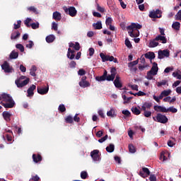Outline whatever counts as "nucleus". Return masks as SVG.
<instances>
[{
    "mask_svg": "<svg viewBox=\"0 0 181 181\" xmlns=\"http://www.w3.org/2000/svg\"><path fill=\"white\" fill-rule=\"evenodd\" d=\"M0 103L4 108H13L15 107V101L12 96L8 93L0 94Z\"/></svg>",
    "mask_w": 181,
    "mask_h": 181,
    "instance_id": "obj_1",
    "label": "nucleus"
},
{
    "mask_svg": "<svg viewBox=\"0 0 181 181\" xmlns=\"http://www.w3.org/2000/svg\"><path fill=\"white\" fill-rule=\"evenodd\" d=\"M129 35L131 37H138L139 36V30L136 29H142V25L138 23H132L127 27Z\"/></svg>",
    "mask_w": 181,
    "mask_h": 181,
    "instance_id": "obj_2",
    "label": "nucleus"
},
{
    "mask_svg": "<svg viewBox=\"0 0 181 181\" xmlns=\"http://www.w3.org/2000/svg\"><path fill=\"white\" fill-rule=\"evenodd\" d=\"M26 78L25 76H21L19 77V78L16 79L15 81L16 86H17L18 88H22L23 87H25V86H28L29 84V81H30V79L29 78ZM22 80H24L22 81Z\"/></svg>",
    "mask_w": 181,
    "mask_h": 181,
    "instance_id": "obj_3",
    "label": "nucleus"
},
{
    "mask_svg": "<svg viewBox=\"0 0 181 181\" xmlns=\"http://www.w3.org/2000/svg\"><path fill=\"white\" fill-rule=\"evenodd\" d=\"M153 108L155 111H159L160 112H168V111L173 113L177 112V109L174 107H170L169 108L166 109V107L163 106L155 105Z\"/></svg>",
    "mask_w": 181,
    "mask_h": 181,
    "instance_id": "obj_4",
    "label": "nucleus"
},
{
    "mask_svg": "<svg viewBox=\"0 0 181 181\" xmlns=\"http://www.w3.org/2000/svg\"><path fill=\"white\" fill-rule=\"evenodd\" d=\"M63 9L66 15H69V16H71L72 18H74V16L77 15V10L74 6H70L69 8H67V6H64Z\"/></svg>",
    "mask_w": 181,
    "mask_h": 181,
    "instance_id": "obj_5",
    "label": "nucleus"
},
{
    "mask_svg": "<svg viewBox=\"0 0 181 181\" xmlns=\"http://www.w3.org/2000/svg\"><path fill=\"white\" fill-rule=\"evenodd\" d=\"M157 122H160V124H167L169 119L166 117V115H162L160 113H158L156 116Z\"/></svg>",
    "mask_w": 181,
    "mask_h": 181,
    "instance_id": "obj_6",
    "label": "nucleus"
},
{
    "mask_svg": "<svg viewBox=\"0 0 181 181\" xmlns=\"http://www.w3.org/2000/svg\"><path fill=\"white\" fill-rule=\"evenodd\" d=\"M90 156L94 162H100L101 160V157H100V151L98 150H93L91 151Z\"/></svg>",
    "mask_w": 181,
    "mask_h": 181,
    "instance_id": "obj_7",
    "label": "nucleus"
},
{
    "mask_svg": "<svg viewBox=\"0 0 181 181\" xmlns=\"http://www.w3.org/2000/svg\"><path fill=\"white\" fill-rule=\"evenodd\" d=\"M149 18H151L152 19L162 18V11L159 9L151 11L149 13Z\"/></svg>",
    "mask_w": 181,
    "mask_h": 181,
    "instance_id": "obj_8",
    "label": "nucleus"
},
{
    "mask_svg": "<svg viewBox=\"0 0 181 181\" xmlns=\"http://www.w3.org/2000/svg\"><path fill=\"white\" fill-rule=\"evenodd\" d=\"M139 175L144 178L148 177V176L151 175V171L149 170V168L144 167L140 170Z\"/></svg>",
    "mask_w": 181,
    "mask_h": 181,
    "instance_id": "obj_9",
    "label": "nucleus"
},
{
    "mask_svg": "<svg viewBox=\"0 0 181 181\" xmlns=\"http://www.w3.org/2000/svg\"><path fill=\"white\" fill-rule=\"evenodd\" d=\"M80 87L82 88H87V87H90V82L87 81V76H82L81 81L78 83Z\"/></svg>",
    "mask_w": 181,
    "mask_h": 181,
    "instance_id": "obj_10",
    "label": "nucleus"
},
{
    "mask_svg": "<svg viewBox=\"0 0 181 181\" xmlns=\"http://www.w3.org/2000/svg\"><path fill=\"white\" fill-rule=\"evenodd\" d=\"M110 75H107L106 76V80L107 81H114L115 79V76L117 74V69L115 68H112L110 70Z\"/></svg>",
    "mask_w": 181,
    "mask_h": 181,
    "instance_id": "obj_11",
    "label": "nucleus"
},
{
    "mask_svg": "<svg viewBox=\"0 0 181 181\" xmlns=\"http://www.w3.org/2000/svg\"><path fill=\"white\" fill-rule=\"evenodd\" d=\"M170 56V52L168 49L159 50L158 51V59H163L164 57H169Z\"/></svg>",
    "mask_w": 181,
    "mask_h": 181,
    "instance_id": "obj_12",
    "label": "nucleus"
},
{
    "mask_svg": "<svg viewBox=\"0 0 181 181\" xmlns=\"http://www.w3.org/2000/svg\"><path fill=\"white\" fill-rule=\"evenodd\" d=\"M1 69L2 70H4V72L6 73H12V70H13V69L9 66V63L6 61L1 65Z\"/></svg>",
    "mask_w": 181,
    "mask_h": 181,
    "instance_id": "obj_13",
    "label": "nucleus"
},
{
    "mask_svg": "<svg viewBox=\"0 0 181 181\" xmlns=\"http://www.w3.org/2000/svg\"><path fill=\"white\" fill-rule=\"evenodd\" d=\"M37 91L38 94H40L41 95H45V94H47V93H49V85H47L46 88L37 86Z\"/></svg>",
    "mask_w": 181,
    "mask_h": 181,
    "instance_id": "obj_14",
    "label": "nucleus"
},
{
    "mask_svg": "<svg viewBox=\"0 0 181 181\" xmlns=\"http://www.w3.org/2000/svg\"><path fill=\"white\" fill-rule=\"evenodd\" d=\"M113 84L116 88H122V82H121V78L117 75L115 77V81H113Z\"/></svg>",
    "mask_w": 181,
    "mask_h": 181,
    "instance_id": "obj_15",
    "label": "nucleus"
},
{
    "mask_svg": "<svg viewBox=\"0 0 181 181\" xmlns=\"http://www.w3.org/2000/svg\"><path fill=\"white\" fill-rule=\"evenodd\" d=\"M107 74H108V72L107 71V70H105L103 76L95 77L96 81H105Z\"/></svg>",
    "mask_w": 181,
    "mask_h": 181,
    "instance_id": "obj_16",
    "label": "nucleus"
},
{
    "mask_svg": "<svg viewBox=\"0 0 181 181\" xmlns=\"http://www.w3.org/2000/svg\"><path fill=\"white\" fill-rule=\"evenodd\" d=\"M42 156L39 153L33 154V160L35 163H39V162H42Z\"/></svg>",
    "mask_w": 181,
    "mask_h": 181,
    "instance_id": "obj_17",
    "label": "nucleus"
},
{
    "mask_svg": "<svg viewBox=\"0 0 181 181\" xmlns=\"http://www.w3.org/2000/svg\"><path fill=\"white\" fill-rule=\"evenodd\" d=\"M74 53H76V51L71 49V48H69L66 54L68 59H70V60H73V59L76 57V54H74Z\"/></svg>",
    "mask_w": 181,
    "mask_h": 181,
    "instance_id": "obj_18",
    "label": "nucleus"
},
{
    "mask_svg": "<svg viewBox=\"0 0 181 181\" xmlns=\"http://www.w3.org/2000/svg\"><path fill=\"white\" fill-rule=\"evenodd\" d=\"M158 70H159L158 64L156 62H153V66L149 71L151 72L153 75L156 76L158 74Z\"/></svg>",
    "mask_w": 181,
    "mask_h": 181,
    "instance_id": "obj_19",
    "label": "nucleus"
},
{
    "mask_svg": "<svg viewBox=\"0 0 181 181\" xmlns=\"http://www.w3.org/2000/svg\"><path fill=\"white\" fill-rule=\"evenodd\" d=\"M155 40H156L157 42H161V43L163 44L168 43V39H166V37L160 35L156 37Z\"/></svg>",
    "mask_w": 181,
    "mask_h": 181,
    "instance_id": "obj_20",
    "label": "nucleus"
},
{
    "mask_svg": "<svg viewBox=\"0 0 181 181\" xmlns=\"http://www.w3.org/2000/svg\"><path fill=\"white\" fill-rule=\"evenodd\" d=\"M19 37H21V33L19 31L15 30L11 33V40H16V39H19Z\"/></svg>",
    "mask_w": 181,
    "mask_h": 181,
    "instance_id": "obj_21",
    "label": "nucleus"
},
{
    "mask_svg": "<svg viewBox=\"0 0 181 181\" xmlns=\"http://www.w3.org/2000/svg\"><path fill=\"white\" fill-rule=\"evenodd\" d=\"M3 118L7 122H9L11 121V117H12V114H11L9 112H4L2 113Z\"/></svg>",
    "mask_w": 181,
    "mask_h": 181,
    "instance_id": "obj_22",
    "label": "nucleus"
},
{
    "mask_svg": "<svg viewBox=\"0 0 181 181\" xmlns=\"http://www.w3.org/2000/svg\"><path fill=\"white\" fill-rule=\"evenodd\" d=\"M35 90H36V86L35 85H32L27 90L28 97H33V95L35 94V93H33Z\"/></svg>",
    "mask_w": 181,
    "mask_h": 181,
    "instance_id": "obj_23",
    "label": "nucleus"
},
{
    "mask_svg": "<svg viewBox=\"0 0 181 181\" xmlns=\"http://www.w3.org/2000/svg\"><path fill=\"white\" fill-rule=\"evenodd\" d=\"M144 57L146 59H148L149 60H153V59H155V53L148 52L144 54Z\"/></svg>",
    "mask_w": 181,
    "mask_h": 181,
    "instance_id": "obj_24",
    "label": "nucleus"
},
{
    "mask_svg": "<svg viewBox=\"0 0 181 181\" xmlns=\"http://www.w3.org/2000/svg\"><path fill=\"white\" fill-rule=\"evenodd\" d=\"M18 57H19V52L15 51V50H13L10 55H9V58L13 60V59H18Z\"/></svg>",
    "mask_w": 181,
    "mask_h": 181,
    "instance_id": "obj_25",
    "label": "nucleus"
},
{
    "mask_svg": "<svg viewBox=\"0 0 181 181\" xmlns=\"http://www.w3.org/2000/svg\"><path fill=\"white\" fill-rule=\"evenodd\" d=\"M69 47H74V50H76V52H78V50H80V43L78 42H70L69 43Z\"/></svg>",
    "mask_w": 181,
    "mask_h": 181,
    "instance_id": "obj_26",
    "label": "nucleus"
},
{
    "mask_svg": "<svg viewBox=\"0 0 181 181\" xmlns=\"http://www.w3.org/2000/svg\"><path fill=\"white\" fill-rule=\"evenodd\" d=\"M55 39H56V37H54V35H49L46 37L45 40H46L47 43H53V42H54Z\"/></svg>",
    "mask_w": 181,
    "mask_h": 181,
    "instance_id": "obj_27",
    "label": "nucleus"
},
{
    "mask_svg": "<svg viewBox=\"0 0 181 181\" xmlns=\"http://www.w3.org/2000/svg\"><path fill=\"white\" fill-rule=\"evenodd\" d=\"M53 19H54V21H61L62 20V14L58 11L54 12L53 13Z\"/></svg>",
    "mask_w": 181,
    "mask_h": 181,
    "instance_id": "obj_28",
    "label": "nucleus"
},
{
    "mask_svg": "<svg viewBox=\"0 0 181 181\" xmlns=\"http://www.w3.org/2000/svg\"><path fill=\"white\" fill-rule=\"evenodd\" d=\"M172 28L174 30H180V23L175 21L172 24Z\"/></svg>",
    "mask_w": 181,
    "mask_h": 181,
    "instance_id": "obj_29",
    "label": "nucleus"
},
{
    "mask_svg": "<svg viewBox=\"0 0 181 181\" xmlns=\"http://www.w3.org/2000/svg\"><path fill=\"white\" fill-rule=\"evenodd\" d=\"M158 46H159V42L155 38L150 41L149 47H156Z\"/></svg>",
    "mask_w": 181,
    "mask_h": 181,
    "instance_id": "obj_30",
    "label": "nucleus"
},
{
    "mask_svg": "<svg viewBox=\"0 0 181 181\" xmlns=\"http://www.w3.org/2000/svg\"><path fill=\"white\" fill-rule=\"evenodd\" d=\"M93 26L95 30L103 29V24L101 23V21H98L96 23H94Z\"/></svg>",
    "mask_w": 181,
    "mask_h": 181,
    "instance_id": "obj_31",
    "label": "nucleus"
},
{
    "mask_svg": "<svg viewBox=\"0 0 181 181\" xmlns=\"http://www.w3.org/2000/svg\"><path fill=\"white\" fill-rule=\"evenodd\" d=\"M36 70H37V68H36V66L33 65L30 71V74L33 77H36Z\"/></svg>",
    "mask_w": 181,
    "mask_h": 181,
    "instance_id": "obj_32",
    "label": "nucleus"
},
{
    "mask_svg": "<svg viewBox=\"0 0 181 181\" xmlns=\"http://www.w3.org/2000/svg\"><path fill=\"white\" fill-rule=\"evenodd\" d=\"M115 149V146L114 144H110L109 146L106 147L107 152H109V153H112V152H114Z\"/></svg>",
    "mask_w": 181,
    "mask_h": 181,
    "instance_id": "obj_33",
    "label": "nucleus"
},
{
    "mask_svg": "<svg viewBox=\"0 0 181 181\" xmlns=\"http://www.w3.org/2000/svg\"><path fill=\"white\" fill-rule=\"evenodd\" d=\"M107 117H112V118H114V117H117V115H115V110L112 108L110 111L107 112Z\"/></svg>",
    "mask_w": 181,
    "mask_h": 181,
    "instance_id": "obj_34",
    "label": "nucleus"
},
{
    "mask_svg": "<svg viewBox=\"0 0 181 181\" xmlns=\"http://www.w3.org/2000/svg\"><path fill=\"white\" fill-rule=\"evenodd\" d=\"M132 112H133L134 115H139V114H141V110L136 107H133L132 108Z\"/></svg>",
    "mask_w": 181,
    "mask_h": 181,
    "instance_id": "obj_35",
    "label": "nucleus"
},
{
    "mask_svg": "<svg viewBox=\"0 0 181 181\" xmlns=\"http://www.w3.org/2000/svg\"><path fill=\"white\" fill-rule=\"evenodd\" d=\"M100 57L102 59V62H108L109 55H105L104 54V53L101 52L100 54Z\"/></svg>",
    "mask_w": 181,
    "mask_h": 181,
    "instance_id": "obj_36",
    "label": "nucleus"
},
{
    "mask_svg": "<svg viewBox=\"0 0 181 181\" xmlns=\"http://www.w3.org/2000/svg\"><path fill=\"white\" fill-rule=\"evenodd\" d=\"M162 86H169L167 80H162L160 82L157 83V87H162Z\"/></svg>",
    "mask_w": 181,
    "mask_h": 181,
    "instance_id": "obj_37",
    "label": "nucleus"
},
{
    "mask_svg": "<svg viewBox=\"0 0 181 181\" xmlns=\"http://www.w3.org/2000/svg\"><path fill=\"white\" fill-rule=\"evenodd\" d=\"M65 122H66V124H73L74 122L73 117H71V115L67 116L65 118Z\"/></svg>",
    "mask_w": 181,
    "mask_h": 181,
    "instance_id": "obj_38",
    "label": "nucleus"
},
{
    "mask_svg": "<svg viewBox=\"0 0 181 181\" xmlns=\"http://www.w3.org/2000/svg\"><path fill=\"white\" fill-rule=\"evenodd\" d=\"M129 151L130 153H135L136 152V149H135V146L132 144H129Z\"/></svg>",
    "mask_w": 181,
    "mask_h": 181,
    "instance_id": "obj_39",
    "label": "nucleus"
},
{
    "mask_svg": "<svg viewBox=\"0 0 181 181\" xmlns=\"http://www.w3.org/2000/svg\"><path fill=\"white\" fill-rule=\"evenodd\" d=\"M139 62V61L138 59H136V60H135V61H133V62H129V63L128 64V67H129V68L131 69V68L134 67V66H136V64H138Z\"/></svg>",
    "mask_w": 181,
    "mask_h": 181,
    "instance_id": "obj_40",
    "label": "nucleus"
},
{
    "mask_svg": "<svg viewBox=\"0 0 181 181\" xmlns=\"http://www.w3.org/2000/svg\"><path fill=\"white\" fill-rule=\"evenodd\" d=\"M124 45L128 47V49H132V44H131V41H129V39L128 38H126Z\"/></svg>",
    "mask_w": 181,
    "mask_h": 181,
    "instance_id": "obj_41",
    "label": "nucleus"
},
{
    "mask_svg": "<svg viewBox=\"0 0 181 181\" xmlns=\"http://www.w3.org/2000/svg\"><path fill=\"white\" fill-rule=\"evenodd\" d=\"M81 177L83 180L87 179L88 177V173H87V171H81Z\"/></svg>",
    "mask_w": 181,
    "mask_h": 181,
    "instance_id": "obj_42",
    "label": "nucleus"
},
{
    "mask_svg": "<svg viewBox=\"0 0 181 181\" xmlns=\"http://www.w3.org/2000/svg\"><path fill=\"white\" fill-rule=\"evenodd\" d=\"M27 9L30 12H33V13L37 14V9L35 6H30Z\"/></svg>",
    "mask_w": 181,
    "mask_h": 181,
    "instance_id": "obj_43",
    "label": "nucleus"
},
{
    "mask_svg": "<svg viewBox=\"0 0 181 181\" xmlns=\"http://www.w3.org/2000/svg\"><path fill=\"white\" fill-rule=\"evenodd\" d=\"M16 49H18V50H20V52H21L22 53H23V52H25V47H23L22 45V44H17L16 45Z\"/></svg>",
    "mask_w": 181,
    "mask_h": 181,
    "instance_id": "obj_44",
    "label": "nucleus"
},
{
    "mask_svg": "<svg viewBox=\"0 0 181 181\" xmlns=\"http://www.w3.org/2000/svg\"><path fill=\"white\" fill-rule=\"evenodd\" d=\"M96 9L98 11V12H101V13H104V12H105V8L101 7L98 4H97Z\"/></svg>",
    "mask_w": 181,
    "mask_h": 181,
    "instance_id": "obj_45",
    "label": "nucleus"
},
{
    "mask_svg": "<svg viewBox=\"0 0 181 181\" xmlns=\"http://www.w3.org/2000/svg\"><path fill=\"white\" fill-rule=\"evenodd\" d=\"M153 74L152 72H150V71H148L147 72V76H146V78H147V80H152L153 78Z\"/></svg>",
    "mask_w": 181,
    "mask_h": 181,
    "instance_id": "obj_46",
    "label": "nucleus"
},
{
    "mask_svg": "<svg viewBox=\"0 0 181 181\" xmlns=\"http://www.w3.org/2000/svg\"><path fill=\"white\" fill-rule=\"evenodd\" d=\"M58 110L60 112H66V106L63 104L59 105Z\"/></svg>",
    "mask_w": 181,
    "mask_h": 181,
    "instance_id": "obj_47",
    "label": "nucleus"
},
{
    "mask_svg": "<svg viewBox=\"0 0 181 181\" xmlns=\"http://www.w3.org/2000/svg\"><path fill=\"white\" fill-rule=\"evenodd\" d=\"M21 23H22V21H21V20H18V21H17V24H16V23H14V28H13V29H15L16 30L17 29H19V28H21Z\"/></svg>",
    "mask_w": 181,
    "mask_h": 181,
    "instance_id": "obj_48",
    "label": "nucleus"
},
{
    "mask_svg": "<svg viewBox=\"0 0 181 181\" xmlns=\"http://www.w3.org/2000/svg\"><path fill=\"white\" fill-rule=\"evenodd\" d=\"M30 22H32V18H28L25 21L24 23L27 28H30Z\"/></svg>",
    "mask_w": 181,
    "mask_h": 181,
    "instance_id": "obj_49",
    "label": "nucleus"
},
{
    "mask_svg": "<svg viewBox=\"0 0 181 181\" xmlns=\"http://www.w3.org/2000/svg\"><path fill=\"white\" fill-rule=\"evenodd\" d=\"M30 181H40V177H39V175H35L32 176V177L30 179Z\"/></svg>",
    "mask_w": 181,
    "mask_h": 181,
    "instance_id": "obj_50",
    "label": "nucleus"
},
{
    "mask_svg": "<svg viewBox=\"0 0 181 181\" xmlns=\"http://www.w3.org/2000/svg\"><path fill=\"white\" fill-rule=\"evenodd\" d=\"M105 23L107 26H109L110 25H112V18L111 17H108L106 18Z\"/></svg>",
    "mask_w": 181,
    "mask_h": 181,
    "instance_id": "obj_51",
    "label": "nucleus"
},
{
    "mask_svg": "<svg viewBox=\"0 0 181 181\" xmlns=\"http://www.w3.org/2000/svg\"><path fill=\"white\" fill-rule=\"evenodd\" d=\"M161 93L164 95V97H168V95H169V94H170V93H172V90H170V89H169V90H163Z\"/></svg>",
    "mask_w": 181,
    "mask_h": 181,
    "instance_id": "obj_52",
    "label": "nucleus"
},
{
    "mask_svg": "<svg viewBox=\"0 0 181 181\" xmlns=\"http://www.w3.org/2000/svg\"><path fill=\"white\" fill-rule=\"evenodd\" d=\"M107 139H108V135L106 134L105 136L100 139L98 140V142H100V144H103V142H105V141H107Z\"/></svg>",
    "mask_w": 181,
    "mask_h": 181,
    "instance_id": "obj_53",
    "label": "nucleus"
},
{
    "mask_svg": "<svg viewBox=\"0 0 181 181\" xmlns=\"http://www.w3.org/2000/svg\"><path fill=\"white\" fill-rule=\"evenodd\" d=\"M175 21H181V10H180L175 16Z\"/></svg>",
    "mask_w": 181,
    "mask_h": 181,
    "instance_id": "obj_54",
    "label": "nucleus"
},
{
    "mask_svg": "<svg viewBox=\"0 0 181 181\" xmlns=\"http://www.w3.org/2000/svg\"><path fill=\"white\" fill-rule=\"evenodd\" d=\"M30 26L32 29H39V23H33Z\"/></svg>",
    "mask_w": 181,
    "mask_h": 181,
    "instance_id": "obj_55",
    "label": "nucleus"
},
{
    "mask_svg": "<svg viewBox=\"0 0 181 181\" xmlns=\"http://www.w3.org/2000/svg\"><path fill=\"white\" fill-rule=\"evenodd\" d=\"M76 66H77V63H76L75 61H71L69 63V67L70 69H76Z\"/></svg>",
    "mask_w": 181,
    "mask_h": 181,
    "instance_id": "obj_56",
    "label": "nucleus"
},
{
    "mask_svg": "<svg viewBox=\"0 0 181 181\" xmlns=\"http://www.w3.org/2000/svg\"><path fill=\"white\" fill-rule=\"evenodd\" d=\"M144 115L146 118H149L152 115V112L146 110L144 112Z\"/></svg>",
    "mask_w": 181,
    "mask_h": 181,
    "instance_id": "obj_57",
    "label": "nucleus"
},
{
    "mask_svg": "<svg viewBox=\"0 0 181 181\" xmlns=\"http://www.w3.org/2000/svg\"><path fill=\"white\" fill-rule=\"evenodd\" d=\"M78 76H83V77H84V76L86 74V71L83 69H81L78 70Z\"/></svg>",
    "mask_w": 181,
    "mask_h": 181,
    "instance_id": "obj_58",
    "label": "nucleus"
},
{
    "mask_svg": "<svg viewBox=\"0 0 181 181\" xmlns=\"http://www.w3.org/2000/svg\"><path fill=\"white\" fill-rule=\"evenodd\" d=\"M122 114L125 115L126 117H130L131 116V112L129 110H122Z\"/></svg>",
    "mask_w": 181,
    "mask_h": 181,
    "instance_id": "obj_59",
    "label": "nucleus"
},
{
    "mask_svg": "<svg viewBox=\"0 0 181 181\" xmlns=\"http://www.w3.org/2000/svg\"><path fill=\"white\" fill-rule=\"evenodd\" d=\"M144 105V107H146V108H147L148 110H149L151 107H152V103L145 102Z\"/></svg>",
    "mask_w": 181,
    "mask_h": 181,
    "instance_id": "obj_60",
    "label": "nucleus"
},
{
    "mask_svg": "<svg viewBox=\"0 0 181 181\" xmlns=\"http://www.w3.org/2000/svg\"><path fill=\"white\" fill-rule=\"evenodd\" d=\"M35 44L33 43V41H32V40H30L29 41V44H27L26 45V47H28V49H32L33 47V45H34Z\"/></svg>",
    "mask_w": 181,
    "mask_h": 181,
    "instance_id": "obj_61",
    "label": "nucleus"
},
{
    "mask_svg": "<svg viewBox=\"0 0 181 181\" xmlns=\"http://www.w3.org/2000/svg\"><path fill=\"white\" fill-rule=\"evenodd\" d=\"M73 119L75 121V122H80V117H78V114H76Z\"/></svg>",
    "mask_w": 181,
    "mask_h": 181,
    "instance_id": "obj_62",
    "label": "nucleus"
},
{
    "mask_svg": "<svg viewBox=\"0 0 181 181\" xmlns=\"http://www.w3.org/2000/svg\"><path fill=\"white\" fill-rule=\"evenodd\" d=\"M93 16H95V18H101V13H98V12H95V11H93Z\"/></svg>",
    "mask_w": 181,
    "mask_h": 181,
    "instance_id": "obj_63",
    "label": "nucleus"
},
{
    "mask_svg": "<svg viewBox=\"0 0 181 181\" xmlns=\"http://www.w3.org/2000/svg\"><path fill=\"white\" fill-rule=\"evenodd\" d=\"M149 180L150 181H156V176H155V175H150Z\"/></svg>",
    "mask_w": 181,
    "mask_h": 181,
    "instance_id": "obj_64",
    "label": "nucleus"
}]
</instances>
